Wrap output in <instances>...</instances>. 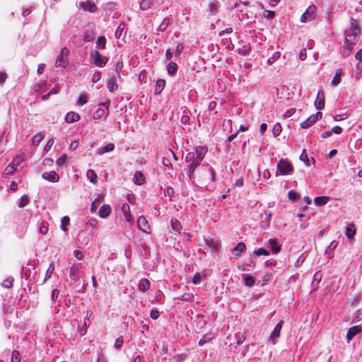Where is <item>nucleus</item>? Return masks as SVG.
I'll return each instance as SVG.
<instances>
[{"label": "nucleus", "mask_w": 362, "mask_h": 362, "mask_svg": "<svg viewBox=\"0 0 362 362\" xmlns=\"http://www.w3.org/2000/svg\"><path fill=\"white\" fill-rule=\"evenodd\" d=\"M133 182L136 185H142L146 182V178L141 171H136L134 175Z\"/></svg>", "instance_id": "22"}, {"label": "nucleus", "mask_w": 362, "mask_h": 362, "mask_svg": "<svg viewBox=\"0 0 362 362\" xmlns=\"http://www.w3.org/2000/svg\"><path fill=\"white\" fill-rule=\"evenodd\" d=\"M100 78H101V73L98 71H95L92 76L91 81L93 83H95L98 81H99L100 80Z\"/></svg>", "instance_id": "61"}, {"label": "nucleus", "mask_w": 362, "mask_h": 362, "mask_svg": "<svg viewBox=\"0 0 362 362\" xmlns=\"http://www.w3.org/2000/svg\"><path fill=\"white\" fill-rule=\"evenodd\" d=\"M221 3L218 0H211L208 4L206 12L209 16H216L220 10Z\"/></svg>", "instance_id": "11"}, {"label": "nucleus", "mask_w": 362, "mask_h": 362, "mask_svg": "<svg viewBox=\"0 0 362 362\" xmlns=\"http://www.w3.org/2000/svg\"><path fill=\"white\" fill-rule=\"evenodd\" d=\"M204 168L202 170V176L204 180H209V182H214L216 180V170L209 165H203Z\"/></svg>", "instance_id": "7"}, {"label": "nucleus", "mask_w": 362, "mask_h": 362, "mask_svg": "<svg viewBox=\"0 0 362 362\" xmlns=\"http://www.w3.org/2000/svg\"><path fill=\"white\" fill-rule=\"evenodd\" d=\"M268 242H269V248L273 254L276 255L280 252L281 245L279 244L276 239L271 238L269 240Z\"/></svg>", "instance_id": "20"}, {"label": "nucleus", "mask_w": 362, "mask_h": 362, "mask_svg": "<svg viewBox=\"0 0 362 362\" xmlns=\"http://www.w3.org/2000/svg\"><path fill=\"white\" fill-rule=\"evenodd\" d=\"M122 211L127 222L132 221V216L130 213V207L128 204L124 205L122 207Z\"/></svg>", "instance_id": "41"}, {"label": "nucleus", "mask_w": 362, "mask_h": 362, "mask_svg": "<svg viewBox=\"0 0 362 362\" xmlns=\"http://www.w3.org/2000/svg\"><path fill=\"white\" fill-rule=\"evenodd\" d=\"M236 344L238 345L242 344L246 339L245 333L238 332L235 334Z\"/></svg>", "instance_id": "51"}, {"label": "nucleus", "mask_w": 362, "mask_h": 362, "mask_svg": "<svg viewBox=\"0 0 362 362\" xmlns=\"http://www.w3.org/2000/svg\"><path fill=\"white\" fill-rule=\"evenodd\" d=\"M54 270V262H52L49 264V267L46 271L45 276L44 280L42 281V284H45L49 279L51 278Z\"/></svg>", "instance_id": "37"}, {"label": "nucleus", "mask_w": 362, "mask_h": 362, "mask_svg": "<svg viewBox=\"0 0 362 362\" xmlns=\"http://www.w3.org/2000/svg\"><path fill=\"white\" fill-rule=\"evenodd\" d=\"M171 227L173 230L180 233V230L182 229V226L180 223V221L176 218H172L171 219Z\"/></svg>", "instance_id": "45"}, {"label": "nucleus", "mask_w": 362, "mask_h": 362, "mask_svg": "<svg viewBox=\"0 0 362 362\" xmlns=\"http://www.w3.org/2000/svg\"><path fill=\"white\" fill-rule=\"evenodd\" d=\"M282 132V127L280 123H276L272 128V133L274 137L280 135Z\"/></svg>", "instance_id": "50"}, {"label": "nucleus", "mask_w": 362, "mask_h": 362, "mask_svg": "<svg viewBox=\"0 0 362 362\" xmlns=\"http://www.w3.org/2000/svg\"><path fill=\"white\" fill-rule=\"evenodd\" d=\"M90 57L95 65L100 68L104 67L108 62V57L103 56L97 49L90 51Z\"/></svg>", "instance_id": "5"}, {"label": "nucleus", "mask_w": 362, "mask_h": 362, "mask_svg": "<svg viewBox=\"0 0 362 362\" xmlns=\"http://www.w3.org/2000/svg\"><path fill=\"white\" fill-rule=\"evenodd\" d=\"M246 251L245 244L243 242L238 243L235 247L232 249V254L235 259H238L241 256L242 253H245Z\"/></svg>", "instance_id": "14"}, {"label": "nucleus", "mask_w": 362, "mask_h": 362, "mask_svg": "<svg viewBox=\"0 0 362 362\" xmlns=\"http://www.w3.org/2000/svg\"><path fill=\"white\" fill-rule=\"evenodd\" d=\"M194 298V295L192 293H185L182 295L177 297V299L182 301H191Z\"/></svg>", "instance_id": "47"}, {"label": "nucleus", "mask_w": 362, "mask_h": 362, "mask_svg": "<svg viewBox=\"0 0 362 362\" xmlns=\"http://www.w3.org/2000/svg\"><path fill=\"white\" fill-rule=\"evenodd\" d=\"M112 211V209L110 205L108 204H103L100 206L99 211H98V216L101 218H106L109 216Z\"/></svg>", "instance_id": "19"}, {"label": "nucleus", "mask_w": 362, "mask_h": 362, "mask_svg": "<svg viewBox=\"0 0 362 362\" xmlns=\"http://www.w3.org/2000/svg\"><path fill=\"white\" fill-rule=\"evenodd\" d=\"M17 164L14 163V160L10 163L8 166L4 170V173L6 175H12L15 170H16Z\"/></svg>", "instance_id": "40"}, {"label": "nucleus", "mask_w": 362, "mask_h": 362, "mask_svg": "<svg viewBox=\"0 0 362 362\" xmlns=\"http://www.w3.org/2000/svg\"><path fill=\"white\" fill-rule=\"evenodd\" d=\"M115 149V144L113 143H109L102 148H99L96 150V154L101 156L105 153L112 151Z\"/></svg>", "instance_id": "24"}, {"label": "nucleus", "mask_w": 362, "mask_h": 362, "mask_svg": "<svg viewBox=\"0 0 362 362\" xmlns=\"http://www.w3.org/2000/svg\"><path fill=\"white\" fill-rule=\"evenodd\" d=\"M81 264H73L69 269V276L70 279L74 281H78L81 278Z\"/></svg>", "instance_id": "10"}, {"label": "nucleus", "mask_w": 362, "mask_h": 362, "mask_svg": "<svg viewBox=\"0 0 362 362\" xmlns=\"http://www.w3.org/2000/svg\"><path fill=\"white\" fill-rule=\"evenodd\" d=\"M171 24V18L169 16L165 17L161 23L159 25L158 31L164 32L165 31L169 25Z\"/></svg>", "instance_id": "28"}, {"label": "nucleus", "mask_w": 362, "mask_h": 362, "mask_svg": "<svg viewBox=\"0 0 362 362\" xmlns=\"http://www.w3.org/2000/svg\"><path fill=\"white\" fill-rule=\"evenodd\" d=\"M189 110L185 107V109L183 110V115H182L180 122L183 124H187L189 122Z\"/></svg>", "instance_id": "49"}, {"label": "nucleus", "mask_w": 362, "mask_h": 362, "mask_svg": "<svg viewBox=\"0 0 362 362\" xmlns=\"http://www.w3.org/2000/svg\"><path fill=\"white\" fill-rule=\"evenodd\" d=\"M264 214L266 216L265 220L262 221L261 223L262 228H269L270 225V221L272 216V213L271 211H265Z\"/></svg>", "instance_id": "36"}, {"label": "nucleus", "mask_w": 362, "mask_h": 362, "mask_svg": "<svg viewBox=\"0 0 362 362\" xmlns=\"http://www.w3.org/2000/svg\"><path fill=\"white\" fill-rule=\"evenodd\" d=\"M13 277H8L6 279L3 283H1V286L5 288H11L13 286Z\"/></svg>", "instance_id": "58"}, {"label": "nucleus", "mask_w": 362, "mask_h": 362, "mask_svg": "<svg viewBox=\"0 0 362 362\" xmlns=\"http://www.w3.org/2000/svg\"><path fill=\"white\" fill-rule=\"evenodd\" d=\"M361 331L362 329L359 325H355L350 327L346 332V341L349 342L356 335L361 333Z\"/></svg>", "instance_id": "17"}, {"label": "nucleus", "mask_w": 362, "mask_h": 362, "mask_svg": "<svg viewBox=\"0 0 362 362\" xmlns=\"http://www.w3.org/2000/svg\"><path fill=\"white\" fill-rule=\"evenodd\" d=\"M284 321L281 320L275 326L273 331L272 332L269 340L272 343V344H275L277 342L278 338L280 337L281 330L282 329Z\"/></svg>", "instance_id": "9"}, {"label": "nucleus", "mask_w": 362, "mask_h": 362, "mask_svg": "<svg viewBox=\"0 0 362 362\" xmlns=\"http://www.w3.org/2000/svg\"><path fill=\"white\" fill-rule=\"evenodd\" d=\"M70 218L68 216H64L61 220V229L66 232L67 230L66 226L69 225Z\"/></svg>", "instance_id": "52"}, {"label": "nucleus", "mask_w": 362, "mask_h": 362, "mask_svg": "<svg viewBox=\"0 0 362 362\" xmlns=\"http://www.w3.org/2000/svg\"><path fill=\"white\" fill-rule=\"evenodd\" d=\"M177 69V65L174 62H170L166 66L167 72L170 76H174L176 74Z\"/></svg>", "instance_id": "32"}, {"label": "nucleus", "mask_w": 362, "mask_h": 362, "mask_svg": "<svg viewBox=\"0 0 362 362\" xmlns=\"http://www.w3.org/2000/svg\"><path fill=\"white\" fill-rule=\"evenodd\" d=\"M361 35V28L360 27L359 21L350 18L349 28L345 30V39L344 42V49L347 50L346 53L343 51L342 57L344 58L348 57L354 49V46L356 45Z\"/></svg>", "instance_id": "1"}, {"label": "nucleus", "mask_w": 362, "mask_h": 362, "mask_svg": "<svg viewBox=\"0 0 362 362\" xmlns=\"http://www.w3.org/2000/svg\"><path fill=\"white\" fill-rule=\"evenodd\" d=\"M87 177L91 183L95 184L98 180V176L93 170H88L87 172Z\"/></svg>", "instance_id": "42"}, {"label": "nucleus", "mask_w": 362, "mask_h": 362, "mask_svg": "<svg viewBox=\"0 0 362 362\" xmlns=\"http://www.w3.org/2000/svg\"><path fill=\"white\" fill-rule=\"evenodd\" d=\"M79 114L75 112H69L65 116V122L68 124H72L75 122H77L80 119Z\"/></svg>", "instance_id": "21"}, {"label": "nucleus", "mask_w": 362, "mask_h": 362, "mask_svg": "<svg viewBox=\"0 0 362 362\" xmlns=\"http://www.w3.org/2000/svg\"><path fill=\"white\" fill-rule=\"evenodd\" d=\"M183 49H184V45L182 43H178L176 46V49L175 51V57H180V55L182 52Z\"/></svg>", "instance_id": "64"}, {"label": "nucleus", "mask_w": 362, "mask_h": 362, "mask_svg": "<svg viewBox=\"0 0 362 362\" xmlns=\"http://www.w3.org/2000/svg\"><path fill=\"white\" fill-rule=\"evenodd\" d=\"M281 57V53L279 52H275L272 57L268 58L267 62L269 64H272L274 63L277 59H279Z\"/></svg>", "instance_id": "54"}, {"label": "nucleus", "mask_w": 362, "mask_h": 362, "mask_svg": "<svg viewBox=\"0 0 362 362\" xmlns=\"http://www.w3.org/2000/svg\"><path fill=\"white\" fill-rule=\"evenodd\" d=\"M160 312L156 309H152L150 311V317L152 320H157L160 317Z\"/></svg>", "instance_id": "63"}, {"label": "nucleus", "mask_w": 362, "mask_h": 362, "mask_svg": "<svg viewBox=\"0 0 362 362\" xmlns=\"http://www.w3.org/2000/svg\"><path fill=\"white\" fill-rule=\"evenodd\" d=\"M66 162V156L65 154H62L59 158H58L56 160V163L58 166H62L65 164Z\"/></svg>", "instance_id": "62"}, {"label": "nucleus", "mask_w": 362, "mask_h": 362, "mask_svg": "<svg viewBox=\"0 0 362 362\" xmlns=\"http://www.w3.org/2000/svg\"><path fill=\"white\" fill-rule=\"evenodd\" d=\"M254 254L257 256H261V255L268 256V255H269V252L263 247H260V248L255 250L254 251Z\"/></svg>", "instance_id": "56"}, {"label": "nucleus", "mask_w": 362, "mask_h": 362, "mask_svg": "<svg viewBox=\"0 0 362 362\" xmlns=\"http://www.w3.org/2000/svg\"><path fill=\"white\" fill-rule=\"evenodd\" d=\"M44 138L43 133H37L33 138V142L35 145H38Z\"/></svg>", "instance_id": "55"}, {"label": "nucleus", "mask_w": 362, "mask_h": 362, "mask_svg": "<svg viewBox=\"0 0 362 362\" xmlns=\"http://www.w3.org/2000/svg\"><path fill=\"white\" fill-rule=\"evenodd\" d=\"M95 35L92 30H87L85 31L83 40L85 42H93L95 39Z\"/></svg>", "instance_id": "35"}, {"label": "nucleus", "mask_w": 362, "mask_h": 362, "mask_svg": "<svg viewBox=\"0 0 362 362\" xmlns=\"http://www.w3.org/2000/svg\"><path fill=\"white\" fill-rule=\"evenodd\" d=\"M288 198L292 202H298L300 198V194L293 190H290L288 192Z\"/></svg>", "instance_id": "43"}, {"label": "nucleus", "mask_w": 362, "mask_h": 362, "mask_svg": "<svg viewBox=\"0 0 362 362\" xmlns=\"http://www.w3.org/2000/svg\"><path fill=\"white\" fill-rule=\"evenodd\" d=\"M165 86V81L164 79H158L156 83L154 89V94L159 95L163 90Z\"/></svg>", "instance_id": "25"}, {"label": "nucleus", "mask_w": 362, "mask_h": 362, "mask_svg": "<svg viewBox=\"0 0 362 362\" xmlns=\"http://www.w3.org/2000/svg\"><path fill=\"white\" fill-rule=\"evenodd\" d=\"M69 49L64 47L62 48L59 54L57 57L55 62L56 67H62L66 68L68 65V58L67 56L69 54Z\"/></svg>", "instance_id": "6"}, {"label": "nucleus", "mask_w": 362, "mask_h": 362, "mask_svg": "<svg viewBox=\"0 0 362 362\" xmlns=\"http://www.w3.org/2000/svg\"><path fill=\"white\" fill-rule=\"evenodd\" d=\"M151 287V282L146 278H142L139 280L138 284V289L139 291L145 293Z\"/></svg>", "instance_id": "18"}, {"label": "nucleus", "mask_w": 362, "mask_h": 362, "mask_svg": "<svg viewBox=\"0 0 362 362\" xmlns=\"http://www.w3.org/2000/svg\"><path fill=\"white\" fill-rule=\"evenodd\" d=\"M356 226L354 223H350L348 225V226L346 228V236L348 239L351 240L354 238V236L356 234Z\"/></svg>", "instance_id": "27"}, {"label": "nucleus", "mask_w": 362, "mask_h": 362, "mask_svg": "<svg viewBox=\"0 0 362 362\" xmlns=\"http://www.w3.org/2000/svg\"><path fill=\"white\" fill-rule=\"evenodd\" d=\"M342 74L341 69H339L337 70L335 75L332 81V84L334 86H337L341 82V76Z\"/></svg>", "instance_id": "39"}, {"label": "nucleus", "mask_w": 362, "mask_h": 362, "mask_svg": "<svg viewBox=\"0 0 362 362\" xmlns=\"http://www.w3.org/2000/svg\"><path fill=\"white\" fill-rule=\"evenodd\" d=\"M251 47L250 45H243L241 48L238 49V53L243 56L247 55L250 51Z\"/></svg>", "instance_id": "59"}, {"label": "nucleus", "mask_w": 362, "mask_h": 362, "mask_svg": "<svg viewBox=\"0 0 362 362\" xmlns=\"http://www.w3.org/2000/svg\"><path fill=\"white\" fill-rule=\"evenodd\" d=\"M276 176L279 175H288L293 173V167L292 164L286 159L281 158L276 166Z\"/></svg>", "instance_id": "3"}, {"label": "nucleus", "mask_w": 362, "mask_h": 362, "mask_svg": "<svg viewBox=\"0 0 362 362\" xmlns=\"http://www.w3.org/2000/svg\"><path fill=\"white\" fill-rule=\"evenodd\" d=\"M329 199L330 197L327 196L316 197L314 199V202L316 206H322L325 205L329 202Z\"/></svg>", "instance_id": "29"}, {"label": "nucleus", "mask_w": 362, "mask_h": 362, "mask_svg": "<svg viewBox=\"0 0 362 362\" xmlns=\"http://www.w3.org/2000/svg\"><path fill=\"white\" fill-rule=\"evenodd\" d=\"M154 5V0H142L139 4V9L147 11Z\"/></svg>", "instance_id": "30"}, {"label": "nucleus", "mask_w": 362, "mask_h": 362, "mask_svg": "<svg viewBox=\"0 0 362 362\" xmlns=\"http://www.w3.org/2000/svg\"><path fill=\"white\" fill-rule=\"evenodd\" d=\"M316 10L317 8L315 5H310L301 16V22L306 23L307 21H310L313 18L312 16L315 13Z\"/></svg>", "instance_id": "13"}, {"label": "nucleus", "mask_w": 362, "mask_h": 362, "mask_svg": "<svg viewBox=\"0 0 362 362\" xmlns=\"http://www.w3.org/2000/svg\"><path fill=\"white\" fill-rule=\"evenodd\" d=\"M107 87L108 90L111 93L115 92L117 89L118 86L115 77H112L107 81Z\"/></svg>", "instance_id": "34"}, {"label": "nucleus", "mask_w": 362, "mask_h": 362, "mask_svg": "<svg viewBox=\"0 0 362 362\" xmlns=\"http://www.w3.org/2000/svg\"><path fill=\"white\" fill-rule=\"evenodd\" d=\"M109 110H105L104 108L99 107L93 115V117L95 119H99L104 117L106 119L109 115Z\"/></svg>", "instance_id": "23"}, {"label": "nucleus", "mask_w": 362, "mask_h": 362, "mask_svg": "<svg viewBox=\"0 0 362 362\" xmlns=\"http://www.w3.org/2000/svg\"><path fill=\"white\" fill-rule=\"evenodd\" d=\"M317 122L316 116H312L310 115L308 118H307L305 121H303L300 124V127L303 129H307L312 126L313 124H315Z\"/></svg>", "instance_id": "26"}, {"label": "nucleus", "mask_w": 362, "mask_h": 362, "mask_svg": "<svg viewBox=\"0 0 362 362\" xmlns=\"http://www.w3.org/2000/svg\"><path fill=\"white\" fill-rule=\"evenodd\" d=\"M106 38L105 36H100L96 40V47L99 49H105L106 46Z\"/></svg>", "instance_id": "38"}, {"label": "nucleus", "mask_w": 362, "mask_h": 362, "mask_svg": "<svg viewBox=\"0 0 362 362\" xmlns=\"http://www.w3.org/2000/svg\"><path fill=\"white\" fill-rule=\"evenodd\" d=\"M80 6L86 11L95 13L98 10V7L94 2L90 0H86L80 3Z\"/></svg>", "instance_id": "16"}, {"label": "nucleus", "mask_w": 362, "mask_h": 362, "mask_svg": "<svg viewBox=\"0 0 362 362\" xmlns=\"http://www.w3.org/2000/svg\"><path fill=\"white\" fill-rule=\"evenodd\" d=\"M205 241L206 245L209 247L211 252H215L218 250V243L213 239H207Z\"/></svg>", "instance_id": "44"}, {"label": "nucleus", "mask_w": 362, "mask_h": 362, "mask_svg": "<svg viewBox=\"0 0 362 362\" xmlns=\"http://www.w3.org/2000/svg\"><path fill=\"white\" fill-rule=\"evenodd\" d=\"M300 160L303 161L307 166H310V161L306 153V150L304 149L299 157Z\"/></svg>", "instance_id": "53"}, {"label": "nucleus", "mask_w": 362, "mask_h": 362, "mask_svg": "<svg viewBox=\"0 0 362 362\" xmlns=\"http://www.w3.org/2000/svg\"><path fill=\"white\" fill-rule=\"evenodd\" d=\"M11 362H21L20 354L18 351L13 350L11 353Z\"/></svg>", "instance_id": "57"}, {"label": "nucleus", "mask_w": 362, "mask_h": 362, "mask_svg": "<svg viewBox=\"0 0 362 362\" xmlns=\"http://www.w3.org/2000/svg\"><path fill=\"white\" fill-rule=\"evenodd\" d=\"M37 274L36 268L35 264L28 263L25 266H23L21 269L22 278L30 283L35 282V276Z\"/></svg>", "instance_id": "4"}, {"label": "nucleus", "mask_w": 362, "mask_h": 362, "mask_svg": "<svg viewBox=\"0 0 362 362\" xmlns=\"http://www.w3.org/2000/svg\"><path fill=\"white\" fill-rule=\"evenodd\" d=\"M243 281L247 287H252L255 284V279L253 276L250 274H244L243 275Z\"/></svg>", "instance_id": "33"}, {"label": "nucleus", "mask_w": 362, "mask_h": 362, "mask_svg": "<svg viewBox=\"0 0 362 362\" xmlns=\"http://www.w3.org/2000/svg\"><path fill=\"white\" fill-rule=\"evenodd\" d=\"M214 338V334L212 332H209L203 335L201 339L199 341V346H203L207 342H209L212 339Z\"/></svg>", "instance_id": "31"}, {"label": "nucleus", "mask_w": 362, "mask_h": 362, "mask_svg": "<svg viewBox=\"0 0 362 362\" xmlns=\"http://www.w3.org/2000/svg\"><path fill=\"white\" fill-rule=\"evenodd\" d=\"M29 203V199L26 194L23 195L19 202H18V206L19 208H23L26 206Z\"/></svg>", "instance_id": "48"}, {"label": "nucleus", "mask_w": 362, "mask_h": 362, "mask_svg": "<svg viewBox=\"0 0 362 362\" xmlns=\"http://www.w3.org/2000/svg\"><path fill=\"white\" fill-rule=\"evenodd\" d=\"M137 226L139 230L142 232L150 234L151 233V228L149 225L148 221L145 216H140L137 219Z\"/></svg>", "instance_id": "8"}, {"label": "nucleus", "mask_w": 362, "mask_h": 362, "mask_svg": "<svg viewBox=\"0 0 362 362\" xmlns=\"http://www.w3.org/2000/svg\"><path fill=\"white\" fill-rule=\"evenodd\" d=\"M196 157V151L195 152H189L185 158V161L186 163H191Z\"/></svg>", "instance_id": "60"}, {"label": "nucleus", "mask_w": 362, "mask_h": 362, "mask_svg": "<svg viewBox=\"0 0 362 362\" xmlns=\"http://www.w3.org/2000/svg\"><path fill=\"white\" fill-rule=\"evenodd\" d=\"M42 177L50 182H57L59 180V175L55 171L45 172L42 175Z\"/></svg>", "instance_id": "15"}, {"label": "nucleus", "mask_w": 362, "mask_h": 362, "mask_svg": "<svg viewBox=\"0 0 362 362\" xmlns=\"http://www.w3.org/2000/svg\"><path fill=\"white\" fill-rule=\"evenodd\" d=\"M325 91L323 89H320L317 92V97L315 98L314 105L317 110H321L325 107Z\"/></svg>", "instance_id": "12"}, {"label": "nucleus", "mask_w": 362, "mask_h": 362, "mask_svg": "<svg viewBox=\"0 0 362 362\" xmlns=\"http://www.w3.org/2000/svg\"><path fill=\"white\" fill-rule=\"evenodd\" d=\"M208 149L205 146H199L196 147V157L189 164L187 174L190 180H194V172L196 169L201 165V162L205 157Z\"/></svg>", "instance_id": "2"}, {"label": "nucleus", "mask_w": 362, "mask_h": 362, "mask_svg": "<svg viewBox=\"0 0 362 362\" xmlns=\"http://www.w3.org/2000/svg\"><path fill=\"white\" fill-rule=\"evenodd\" d=\"M103 199V197L100 195H98V197H96L91 203L90 206V212L94 213L95 212L100 200Z\"/></svg>", "instance_id": "46"}]
</instances>
